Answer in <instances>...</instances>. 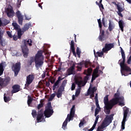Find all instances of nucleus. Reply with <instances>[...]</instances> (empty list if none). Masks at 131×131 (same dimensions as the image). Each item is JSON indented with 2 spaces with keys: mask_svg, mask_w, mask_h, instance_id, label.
<instances>
[{
  "mask_svg": "<svg viewBox=\"0 0 131 131\" xmlns=\"http://www.w3.org/2000/svg\"><path fill=\"white\" fill-rule=\"evenodd\" d=\"M121 55L122 58L123 60L122 61L121 59L119 60V63L120 62V66L121 69L123 71H126L127 72H130V74H131V69L130 68L128 67L125 64V54L124 53V51L122 48H121Z\"/></svg>",
  "mask_w": 131,
  "mask_h": 131,
  "instance_id": "39448f33",
  "label": "nucleus"
},
{
  "mask_svg": "<svg viewBox=\"0 0 131 131\" xmlns=\"http://www.w3.org/2000/svg\"><path fill=\"white\" fill-rule=\"evenodd\" d=\"M4 65H5V62H2L0 63V76H2L4 74ZM11 82V77L9 76L5 77V78L0 77V88L1 89H4V88H7Z\"/></svg>",
  "mask_w": 131,
  "mask_h": 131,
  "instance_id": "f257e3e1",
  "label": "nucleus"
},
{
  "mask_svg": "<svg viewBox=\"0 0 131 131\" xmlns=\"http://www.w3.org/2000/svg\"><path fill=\"white\" fill-rule=\"evenodd\" d=\"M32 63H33V59H31L30 60L28 61V63L29 64V65H32Z\"/></svg>",
  "mask_w": 131,
  "mask_h": 131,
  "instance_id": "052dcab7",
  "label": "nucleus"
},
{
  "mask_svg": "<svg viewBox=\"0 0 131 131\" xmlns=\"http://www.w3.org/2000/svg\"><path fill=\"white\" fill-rule=\"evenodd\" d=\"M102 23L104 27H106V24H105V17H103L102 19Z\"/></svg>",
  "mask_w": 131,
  "mask_h": 131,
  "instance_id": "864d4df0",
  "label": "nucleus"
},
{
  "mask_svg": "<svg viewBox=\"0 0 131 131\" xmlns=\"http://www.w3.org/2000/svg\"><path fill=\"white\" fill-rule=\"evenodd\" d=\"M104 53L105 52H103V51L101 52H97L96 53V54L98 55V57H103V55H104Z\"/></svg>",
  "mask_w": 131,
  "mask_h": 131,
  "instance_id": "a18cd8bd",
  "label": "nucleus"
},
{
  "mask_svg": "<svg viewBox=\"0 0 131 131\" xmlns=\"http://www.w3.org/2000/svg\"><path fill=\"white\" fill-rule=\"evenodd\" d=\"M118 23H119V28H120L121 31L123 32L124 31L123 28H124V23L123 22V20H120L119 21Z\"/></svg>",
  "mask_w": 131,
  "mask_h": 131,
  "instance_id": "393cba45",
  "label": "nucleus"
},
{
  "mask_svg": "<svg viewBox=\"0 0 131 131\" xmlns=\"http://www.w3.org/2000/svg\"><path fill=\"white\" fill-rule=\"evenodd\" d=\"M112 49H114V42L105 43L104 48L102 49V51L105 53V54H107Z\"/></svg>",
  "mask_w": 131,
  "mask_h": 131,
  "instance_id": "f8f14e48",
  "label": "nucleus"
},
{
  "mask_svg": "<svg viewBox=\"0 0 131 131\" xmlns=\"http://www.w3.org/2000/svg\"><path fill=\"white\" fill-rule=\"evenodd\" d=\"M34 80V75L30 74L27 76L26 82L25 85V90H28L29 89V85L32 83Z\"/></svg>",
  "mask_w": 131,
  "mask_h": 131,
  "instance_id": "9d476101",
  "label": "nucleus"
},
{
  "mask_svg": "<svg viewBox=\"0 0 131 131\" xmlns=\"http://www.w3.org/2000/svg\"><path fill=\"white\" fill-rule=\"evenodd\" d=\"M117 98L119 102V106H124L125 104L124 102H123L124 101V97H123V96H121Z\"/></svg>",
  "mask_w": 131,
  "mask_h": 131,
  "instance_id": "412c9836",
  "label": "nucleus"
},
{
  "mask_svg": "<svg viewBox=\"0 0 131 131\" xmlns=\"http://www.w3.org/2000/svg\"><path fill=\"white\" fill-rule=\"evenodd\" d=\"M100 76V75H95L94 74H92V77L91 79V82H93L94 80H95L97 77H99Z\"/></svg>",
  "mask_w": 131,
  "mask_h": 131,
  "instance_id": "473e14b6",
  "label": "nucleus"
},
{
  "mask_svg": "<svg viewBox=\"0 0 131 131\" xmlns=\"http://www.w3.org/2000/svg\"><path fill=\"white\" fill-rule=\"evenodd\" d=\"M113 116H114V114L107 115L101 124L98 127L96 131H104V128H106L107 126L110 125V124L112 123Z\"/></svg>",
  "mask_w": 131,
  "mask_h": 131,
  "instance_id": "f03ea898",
  "label": "nucleus"
},
{
  "mask_svg": "<svg viewBox=\"0 0 131 131\" xmlns=\"http://www.w3.org/2000/svg\"><path fill=\"white\" fill-rule=\"evenodd\" d=\"M4 42V40H1L0 41L1 46H2V47H5V43Z\"/></svg>",
  "mask_w": 131,
  "mask_h": 131,
  "instance_id": "4d7b16f0",
  "label": "nucleus"
},
{
  "mask_svg": "<svg viewBox=\"0 0 131 131\" xmlns=\"http://www.w3.org/2000/svg\"><path fill=\"white\" fill-rule=\"evenodd\" d=\"M53 113L54 111L53 110V107H52V103L48 102L44 112L45 116L49 118V117H51L53 115Z\"/></svg>",
  "mask_w": 131,
  "mask_h": 131,
  "instance_id": "0eeeda50",
  "label": "nucleus"
},
{
  "mask_svg": "<svg viewBox=\"0 0 131 131\" xmlns=\"http://www.w3.org/2000/svg\"><path fill=\"white\" fill-rule=\"evenodd\" d=\"M127 63V64H131V56L128 59Z\"/></svg>",
  "mask_w": 131,
  "mask_h": 131,
  "instance_id": "e2e57ef3",
  "label": "nucleus"
},
{
  "mask_svg": "<svg viewBox=\"0 0 131 131\" xmlns=\"http://www.w3.org/2000/svg\"><path fill=\"white\" fill-rule=\"evenodd\" d=\"M42 51H39L35 56V67L38 69L43 65V55H42Z\"/></svg>",
  "mask_w": 131,
  "mask_h": 131,
  "instance_id": "20e7f679",
  "label": "nucleus"
},
{
  "mask_svg": "<svg viewBox=\"0 0 131 131\" xmlns=\"http://www.w3.org/2000/svg\"><path fill=\"white\" fill-rule=\"evenodd\" d=\"M28 29H29V24H26L25 25L24 27L22 29V31L24 32H25V31H27Z\"/></svg>",
  "mask_w": 131,
  "mask_h": 131,
  "instance_id": "2f4dec72",
  "label": "nucleus"
},
{
  "mask_svg": "<svg viewBox=\"0 0 131 131\" xmlns=\"http://www.w3.org/2000/svg\"><path fill=\"white\" fill-rule=\"evenodd\" d=\"M32 101H33V98L31 97V96L28 95L27 103L29 106H30V105H31V103H32Z\"/></svg>",
  "mask_w": 131,
  "mask_h": 131,
  "instance_id": "c756f323",
  "label": "nucleus"
},
{
  "mask_svg": "<svg viewBox=\"0 0 131 131\" xmlns=\"http://www.w3.org/2000/svg\"><path fill=\"white\" fill-rule=\"evenodd\" d=\"M90 99H92L93 100V98L95 97V93H91L90 94Z\"/></svg>",
  "mask_w": 131,
  "mask_h": 131,
  "instance_id": "bf43d9fd",
  "label": "nucleus"
},
{
  "mask_svg": "<svg viewBox=\"0 0 131 131\" xmlns=\"http://www.w3.org/2000/svg\"><path fill=\"white\" fill-rule=\"evenodd\" d=\"M76 68H77L78 71H81V69H82L81 67L77 66Z\"/></svg>",
  "mask_w": 131,
  "mask_h": 131,
  "instance_id": "0e129e2a",
  "label": "nucleus"
},
{
  "mask_svg": "<svg viewBox=\"0 0 131 131\" xmlns=\"http://www.w3.org/2000/svg\"><path fill=\"white\" fill-rule=\"evenodd\" d=\"M11 69L14 72V76H17L21 70V62H17L15 64H13Z\"/></svg>",
  "mask_w": 131,
  "mask_h": 131,
  "instance_id": "1a4fd4ad",
  "label": "nucleus"
},
{
  "mask_svg": "<svg viewBox=\"0 0 131 131\" xmlns=\"http://www.w3.org/2000/svg\"><path fill=\"white\" fill-rule=\"evenodd\" d=\"M117 8L118 10V12L121 13V12H123L124 11L123 8H122V7H120L119 5H117Z\"/></svg>",
  "mask_w": 131,
  "mask_h": 131,
  "instance_id": "79ce46f5",
  "label": "nucleus"
},
{
  "mask_svg": "<svg viewBox=\"0 0 131 131\" xmlns=\"http://www.w3.org/2000/svg\"><path fill=\"white\" fill-rule=\"evenodd\" d=\"M64 78H61V76L58 77L57 80L55 82L53 86V91H55L56 89H58L59 88V83L61 82V80H63Z\"/></svg>",
  "mask_w": 131,
  "mask_h": 131,
  "instance_id": "f3484780",
  "label": "nucleus"
},
{
  "mask_svg": "<svg viewBox=\"0 0 131 131\" xmlns=\"http://www.w3.org/2000/svg\"><path fill=\"white\" fill-rule=\"evenodd\" d=\"M92 72H93V69L91 68H88V70H85L83 72V74L86 75V76H85L83 78L84 84L83 85V86L85 85V84L88 82V80H89V76H91Z\"/></svg>",
  "mask_w": 131,
  "mask_h": 131,
  "instance_id": "9b49d317",
  "label": "nucleus"
},
{
  "mask_svg": "<svg viewBox=\"0 0 131 131\" xmlns=\"http://www.w3.org/2000/svg\"><path fill=\"white\" fill-rule=\"evenodd\" d=\"M117 13H118V15L120 17H123V15H122V13H121V12H117Z\"/></svg>",
  "mask_w": 131,
  "mask_h": 131,
  "instance_id": "774afa93",
  "label": "nucleus"
},
{
  "mask_svg": "<svg viewBox=\"0 0 131 131\" xmlns=\"http://www.w3.org/2000/svg\"><path fill=\"white\" fill-rule=\"evenodd\" d=\"M123 111V118L121 124V129L123 130L125 128V122L127 121V115L128 114L129 110H128V108L125 107Z\"/></svg>",
  "mask_w": 131,
  "mask_h": 131,
  "instance_id": "6e6552de",
  "label": "nucleus"
},
{
  "mask_svg": "<svg viewBox=\"0 0 131 131\" xmlns=\"http://www.w3.org/2000/svg\"><path fill=\"white\" fill-rule=\"evenodd\" d=\"M6 13L9 18H13V17H14V10L13 8H7L6 10Z\"/></svg>",
  "mask_w": 131,
  "mask_h": 131,
  "instance_id": "2eb2a0df",
  "label": "nucleus"
},
{
  "mask_svg": "<svg viewBox=\"0 0 131 131\" xmlns=\"http://www.w3.org/2000/svg\"><path fill=\"white\" fill-rule=\"evenodd\" d=\"M119 101L117 97L113 98L112 100L110 101V104L109 106H110L111 108H113L114 106H115V105H117L118 104Z\"/></svg>",
  "mask_w": 131,
  "mask_h": 131,
  "instance_id": "dca6fc26",
  "label": "nucleus"
},
{
  "mask_svg": "<svg viewBox=\"0 0 131 131\" xmlns=\"http://www.w3.org/2000/svg\"><path fill=\"white\" fill-rule=\"evenodd\" d=\"M4 99L5 103H8V102H9V101H11V97L9 96L7 97L5 96V95H4Z\"/></svg>",
  "mask_w": 131,
  "mask_h": 131,
  "instance_id": "c9c22d12",
  "label": "nucleus"
},
{
  "mask_svg": "<svg viewBox=\"0 0 131 131\" xmlns=\"http://www.w3.org/2000/svg\"><path fill=\"white\" fill-rule=\"evenodd\" d=\"M65 90V87H63V86L60 85V86L58 88V92H61L63 93Z\"/></svg>",
  "mask_w": 131,
  "mask_h": 131,
  "instance_id": "37998d69",
  "label": "nucleus"
},
{
  "mask_svg": "<svg viewBox=\"0 0 131 131\" xmlns=\"http://www.w3.org/2000/svg\"><path fill=\"white\" fill-rule=\"evenodd\" d=\"M112 108H111V106H110V105H105L104 106V112L105 113V114H107L109 115L110 114V112L111 111V109Z\"/></svg>",
  "mask_w": 131,
  "mask_h": 131,
  "instance_id": "4be33fe9",
  "label": "nucleus"
},
{
  "mask_svg": "<svg viewBox=\"0 0 131 131\" xmlns=\"http://www.w3.org/2000/svg\"><path fill=\"white\" fill-rule=\"evenodd\" d=\"M21 90V86L19 84H15L12 86V90L11 91V94H16L18 92H20Z\"/></svg>",
  "mask_w": 131,
  "mask_h": 131,
  "instance_id": "4468645a",
  "label": "nucleus"
},
{
  "mask_svg": "<svg viewBox=\"0 0 131 131\" xmlns=\"http://www.w3.org/2000/svg\"><path fill=\"white\" fill-rule=\"evenodd\" d=\"M75 87H76L75 83H73L72 84L71 91H74L75 90Z\"/></svg>",
  "mask_w": 131,
  "mask_h": 131,
  "instance_id": "5fc2aeb1",
  "label": "nucleus"
},
{
  "mask_svg": "<svg viewBox=\"0 0 131 131\" xmlns=\"http://www.w3.org/2000/svg\"><path fill=\"white\" fill-rule=\"evenodd\" d=\"M43 102L42 101H40V104H39L37 107V109L38 110H39V109H40L41 108H42V107H43Z\"/></svg>",
  "mask_w": 131,
  "mask_h": 131,
  "instance_id": "e433bc0d",
  "label": "nucleus"
},
{
  "mask_svg": "<svg viewBox=\"0 0 131 131\" xmlns=\"http://www.w3.org/2000/svg\"><path fill=\"white\" fill-rule=\"evenodd\" d=\"M16 14L19 25H22L23 24V15H22L20 11H17Z\"/></svg>",
  "mask_w": 131,
  "mask_h": 131,
  "instance_id": "ddd939ff",
  "label": "nucleus"
},
{
  "mask_svg": "<svg viewBox=\"0 0 131 131\" xmlns=\"http://www.w3.org/2000/svg\"><path fill=\"white\" fill-rule=\"evenodd\" d=\"M70 45L71 50L75 49V48L74 47V41L73 40H71V43Z\"/></svg>",
  "mask_w": 131,
  "mask_h": 131,
  "instance_id": "4c0bfd02",
  "label": "nucleus"
},
{
  "mask_svg": "<svg viewBox=\"0 0 131 131\" xmlns=\"http://www.w3.org/2000/svg\"><path fill=\"white\" fill-rule=\"evenodd\" d=\"M71 51H72V52L73 55H74L75 57H76V53L75 52V49H71Z\"/></svg>",
  "mask_w": 131,
  "mask_h": 131,
  "instance_id": "13d9d810",
  "label": "nucleus"
},
{
  "mask_svg": "<svg viewBox=\"0 0 131 131\" xmlns=\"http://www.w3.org/2000/svg\"><path fill=\"white\" fill-rule=\"evenodd\" d=\"M97 91V88L96 87L90 88L88 91V95H91V93L95 94V92Z\"/></svg>",
  "mask_w": 131,
  "mask_h": 131,
  "instance_id": "b1692460",
  "label": "nucleus"
},
{
  "mask_svg": "<svg viewBox=\"0 0 131 131\" xmlns=\"http://www.w3.org/2000/svg\"><path fill=\"white\" fill-rule=\"evenodd\" d=\"M84 123H85V120H84V119H82V120L80 121V122L79 124V127L83 126V125H84Z\"/></svg>",
  "mask_w": 131,
  "mask_h": 131,
  "instance_id": "72a5a7b5",
  "label": "nucleus"
},
{
  "mask_svg": "<svg viewBox=\"0 0 131 131\" xmlns=\"http://www.w3.org/2000/svg\"><path fill=\"white\" fill-rule=\"evenodd\" d=\"M76 52L78 58H80V54L81 53V52H80V50H79V48L78 47H77L76 49Z\"/></svg>",
  "mask_w": 131,
  "mask_h": 131,
  "instance_id": "c03bdc74",
  "label": "nucleus"
},
{
  "mask_svg": "<svg viewBox=\"0 0 131 131\" xmlns=\"http://www.w3.org/2000/svg\"><path fill=\"white\" fill-rule=\"evenodd\" d=\"M22 31L20 29L17 30V37L18 38H21V36H22Z\"/></svg>",
  "mask_w": 131,
  "mask_h": 131,
  "instance_id": "f704fd0d",
  "label": "nucleus"
},
{
  "mask_svg": "<svg viewBox=\"0 0 131 131\" xmlns=\"http://www.w3.org/2000/svg\"><path fill=\"white\" fill-rule=\"evenodd\" d=\"M43 117V113H42V110H40L38 112V115L37 116V122H41V119Z\"/></svg>",
  "mask_w": 131,
  "mask_h": 131,
  "instance_id": "6ab92c4d",
  "label": "nucleus"
},
{
  "mask_svg": "<svg viewBox=\"0 0 131 131\" xmlns=\"http://www.w3.org/2000/svg\"><path fill=\"white\" fill-rule=\"evenodd\" d=\"M55 97H56V94L55 93L52 94L49 99V101H53Z\"/></svg>",
  "mask_w": 131,
  "mask_h": 131,
  "instance_id": "09e8293b",
  "label": "nucleus"
},
{
  "mask_svg": "<svg viewBox=\"0 0 131 131\" xmlns=\"http://www.w3.org/2000/svg\"><path fill=\"white\" fill-rule=\"evenodd\" d=\"M66 84H67V80H64L62 83H61V86H63L64 88H65V86H66Z\"/></svg>",
  "mask_w": 131,
  "mask_h": 131,
  "instance_id": "8fccbe9b",
  "label": "nucleus"
},
{
  "mask_svg": "<svg viewBox=\"0 0 131 131\" xmlns=\"http://www.w3.org/2000/svg\"><path fill=\"white\" fill-rule=\"evenodd\" d=\"M70 68H71L72 69L74 70V69H75V64L73 63L72 66L70 67Z\"/></svg>",
  "mask_w": 131,
  "mask_h": 131,
  "instance_id": "69168bd1",
  "label": "nucleus"
},
{
  "mask_svg": "<svg viewBox=\"0 0 131 131\" xmlns=\"http://www.w3.org/2000/svg\"><path fill=\"white\" fill-rule=\"evenodd\" d=\"M75 114V105H73L72 107L71 108L70 114H68L67 118L66 119L65 121L63 122L62 126V128L65 130L66 129V127L67 126V123H68L69 121H70L73 117H74V115Z\"/></svg>",
  "mask_w": 131,
  "mask_h": 131,
  "instance_id": "423d86ee",
  "label": "nucleus"
},
{
  "mask_svg": "<svg viewBox=\"0 0 131 131\" xmlns=\"http://www.w3.org/2000/svg\"><path fill=\"white\" fill-rule=\"evenodd\" d=\"M96 105V108H100V105L99 104V100L95 101Z\"/></svg>",
  "mask_w": 131,
  "mask_h": 131,
  "instance_id": "6e6d98bb",
  "label": "nucleus"
},
{
  "mask_svg": "<svg viewBox=\"0 0 131 131\" xmlns=\"http://www.w3.org/2000/svg\"><path fill=\"white\" fill-rule=\"evenodd\" d=\"M101 110V107L98 108L96 107L95 111V116H97L98 114H99V113L100 112V111Z\"/></svg>",
  "mask_w": 131,
  "mask_h": 131,
  "instance_id": "ea45409f",
  "label": "nucleus"
},
{
  "mask_svg": "<svg viewBox=\"0 0 131 131\" xmlns=\"http://www.w3.org/2000/svg\"><path fill=\"white\" fill-rule=\"evenodd\" d=\"M95 101H99L98 99V93L96 94L95 97Z\"/></svg>",
  "mask_w": 131,
  "mask_h": 131,
  "instance_id": "338daca9",
  "label": "nucleus"
},
{
  "mask_svg": "<svg viewBox=\"0 0 131 131\" xmlns=\"http://www.w3.org/2000/svg\"><path fill=\"white\" fill-rule=\"evenodd\" d=\"M32 115L33 118H35V117H36V116L37 115V113L36 112V111H35V110H32Z\"/></svg>",
  "mask_w": 131,
  "mask_h": 131,
  "instance_id": "58836bf2",
  "label": "nucleus"
},
{
  "mask_svg": "<svg viewBox=\"0 0 131 131\" xmlns=\"http://www.w3.org/2000/svg\"><path fill=\"white\" fill-rule=\"evenodd\" d=\"M67 72L68 74L66 75V77H67V76L73 74V72H74V70H73V69L69 68L67 70Z\"/></svg>",
  "mask_w": 131,
  "mask_h": 131,
  "instance_id": "bb28decb",
  "label": "nucleus"
},
{
  "mask_svg": "<svg viewBox=\"0 0 131 131\" xmlns=\"http://www.w3.org/2000/svg\"><path fill=\"white\" fill-rule=\"evenodd\" d=\"M108 22L109 23L108 29L109 31L111 32L112 31V30H113V29H114V28H115V24H114V23L111 21V20H109Z\"/></svg>",
  "mask_w": 131,
  "mask_h": 131,
  "instance_id": "aec40b11",
  "label": "nucleus"
},
{
  "mask_svg": "<svg viewBox=\"0 0 131 131\" xmlns=\"http://www.w3.org/2000/svg\"><path fill=\"white\" fill-rule=\"evenodd\" d=\"M98 6L99 7L101 12H103V10H104V6L103 5V4H99V5Z\"/></svg>",
  "mask_w": 131,
  "mask_h": 131,
  "instance_id": "3c124183",
  "label": "nucleus"
},
{
  "mask_svg": "<svg viewBox=\"0 0 131 131\" xmlns=\"http://www.w3.org/2000/svg\"><path fill=\"white\" fill-rule=\"evenodd\" d=\"M104 37H105V36H102L101 35H99L98 37V39L99 41H104Z\"/></svg>",
  "mask_w": 131,
  "mask_h": 131,
  "instance_id": "de8ad7c7",
  "label": "nucleus"
},
{
  "mask_svg": "<svg viewBox=\"0 0 131 131\" xmlns=\"http://www.w3.org/2000/svg\"><path fill=\"white\" fill-rule=\"evenodd\" d=\"M83 65H84L85 68H89L92 65V63L90 60H86L83 62Z\"/></svg>",
  "mask_w": 131,
  "mask_h": 131,
  "instance_id": "cd10ccee",
  "label": "nucleus"
},
{
  "mask_svg": "<svg viewBox=\"0 0 131 131\" xmlns=\"http://www.w3.org/2000/svg\"><path fill=\"white\" fill-rule=\"evenodd\" d=\"M99 69H100V67L97 66L96 69H95L93 74H94L95 75H100V74H98L99 73Z\"/></svg>",
  "mask_w": 131,
  "mask_h": 131,
  "instance_id": "7c9ffc66",
  "label": "nucleus"
},
{
  "mask_svg": "<svg viewBox=\"0 0 131 131\" xmlns=\"http://www.w3.org/2000/svg\"><path fill=\"white\" fill-rule=\"evenodd\" d=\"M75 83L79 88H81V85L83 86V84H84V83H83V81L82 80H78L77 79L75 80Z\"/></svg>",
  "mask_w": 131,
  "mask_h": 131,
  "instance_id": "a878e982",
  "label": "nucleus"
},
{
  "mask_svg": "<svg viewBox=\"0 0 131 131\" xmlns=\"http://www.w3.org/2000/svg\"><path fill=\"white\" fill-rule=\"evenodd\" d=\"M108 97H109V95H106L104 97L103 102L105 106H109L110 104V101H109V98H108Z\"/></svg>",
  "mask_w": 131,
  "mask_h": 131,
  "instance_id": "5701e85b",
  "label": "nucleus"
},
{
  "mask_svg": "<svg viewBox=\"0 0 131 131\" xmlns=\"http://www.w3.org/2000/svg\"><path fill=\"white\" fill-rule=\"evenodd\" d=\"M97 21H98V26L100 28V35H99L104 36L105 31H104V30H102V22L101 21V18L98 19Z\"/></svg>",
  "mask_w": 131,
  "mask_h": 131,
  "instance_id": "a211bd4d",
  "label": "nucleus"
},
{
  "mask_svg": "<svg viewBox=\"0 0 131 131\" xmlns=\"http://www.w3.org/2000/svg\"><path fill=\"white\" fill-rule=\"evenodd\" d=\"M24 45L21 46V51L24 58H27L29 54V49L27 46L31 47L32 46V40L29 39L28 40L24 39L23 40Z\"/></svg>",
  "mask_w": 131,
  "mask_h": 131,
  "instance_id": "7ed1b4c3",
  "label": "nucleus"
},
{
  "mask_svg": "<svg viewBox=\"0 0 131 131\" xmlns=\"http://www.w3.org/2000/svg\"><path fill=\"white\" fill-rule=\"evenodd\" d=\"M12 26H13L15 30H19V29H21V28H20V26H19L17 23H12Z\"/></svg>",
  "mask_w": 131,
  "mask_h": 131,
  "instance_id": "c85d7f7f",
  "label": "nucleus"
},
{
  "mask_svg": "<svg viewBox=\"0 0 131 131\" xmlns=\"http://www.w3.org/2000/svg\"><path fill=\"white\" fill-rule=\"evenodd\" d=\"M95 127H96V126H95V125H93V126L88 130L89 131H93V129H95Z\"/></svg>",
  "mask_w": 131,
  "mask_h": 131,
  "instance_id": "680f3d73",
  "label": "nucleus"
},
{
  "mask_svg": "<svg viewBox=\"0 0 131 131\" xmlns=\"http://www.w3.org/2000/svg\"><path fill=\"white\" fill-rule=\"evenodd\" d=\"M62 94H63V92L57 91V93L56 94L57 98H61L62 97Z\"/></svg>",
  "mask_w": 131,
  "mask_h": 131,
  "instance_id": "49530a36",
  "label": "nucleus"
},
{
  "mask_svg": "<svg viewBox=\"0 0 131 131\" xmlns=\"http://www.w3.org/2000/svg\"><path fill=\"white\" fill-rule=\"evenodd\" d=\"M7 33L9 37H10V38H12L13 37V36L12 35V33H11V32L8 31H7Z\"/></svg>",
  "mask_w": 131,
  "mask_h": 131,
  "instance_id": "603ef678",
  "label": "nucleus"
},
{
  "mask_svg": "<svg viewBox=\"0 0 131 131\" xmlns=\"http://www.w3.org/2000/svg\"><path fill=\"white\" fill-rule=\"evenodd\" d=\"M80 90H81V88H78L76 89V92H75L76 97H78V96H79V94H80Z\"/></svg>",
  "mask_w": 131,
  "mask_h": 131,
  "instance_id": "a19ab883",
  "label": "nucleus"
}]
</instances>
